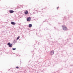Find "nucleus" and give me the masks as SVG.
<instances>
[{
  "label": "nucleus",
  "instance_id": "obj_1",
  "mask_svg": "<svg viewBox=\"0 0 73 73\" xmlns=\"http://www.w3.org/2000/svg\"><path fill=\"white\" fill-rule=\"evenodd\" d=\"M62 27L63 28V30H64V31H67V30H68L67 28L64 25H62Z\"/></svg>",
  "mask_w": 73,
  "mask_h": 73
},
{
  "label": "nucleus",
  "instance_id": "obj_2",
  "mask_svg": "<svg viewBox=\"0 0 73 73\" xmlns=\"http://www.w3.org/2000/svg\"><path fill=\"white\" fill-rule=\"evenodd\" d=\"M31 20V18L30 17H29L27 19V21H30Z\"/></svg>",
  "mask_w": 73,
  "mask_h": 73
},
{
  "label": "nucleus",
  "instance_id": "obj_3",
  "mask_svg": "<svg viewBox=\"0 0 73 73\" xmlns=\"http://www.w3.org/2000/svg\"><path fill=\"white\" fill-rule=\"evenodd\" d=\"M29 13L28 11L27 10L25 11L24 13L25 15H27Z\"/></svg>",
  "mask_w": 73,
  "mask_h": 73
},
{
  "label": "nucleus",
  "instance_id": "obj_4",
  "mask_svg": "<svg viewBox=\"0 0 73 73\" xmlns=\"http://www.w3.org/2000/svg\"><path fill=\"white\" fill-rule=\"evenodd\" d=\"M54 51H52L50 52V54L51 55H52L54 54Z\"/></svg>",
  "mask_w": 73,
  "mask_h": 73
},
{
  "label": "nucleus",
  "instance_id": "obj_5",
  "mask_svg": "<svg viewBox=\"0 0 73 73\" xmlns=\"http://www.w3.org/2000/svg\"><path fill=\"white\" fill-rule=\"evenodd\" d=\"M9 12L10 13H13L14 12V11L12 10H9Z\"/></svg>",
  "mask_w": 73,
  "mask_h": 73
},
{
  "label": "nucleus",
  "instance_id": "obj_6",
  "mask_svg": "<svg viewBox=\"0 0 73 73\" xmlns=\"http://www.w3.org/2000/svg\"><path fill=\"white\" fill-rule=\"evenodd\" d=\"M11 24H12V25H15L16 23L13 22H11Z\"/></svg>",
  "mask_w": 73,
  "mask_h": 73
},
{
  "label": "nucleus",
  "instance_id": "obj_7",
  "mask_svg": "<svg viewBox=\"0 0 73 73\" xmlns=\"http://www.w3.org/2000/svg\"><path fill=\"white\" fill-rule=\"evenodd\" d=\"M32 24H30L29 25V27L30 28H31V27H32Z\"/></svg>",
  "mask_w": 73,
  "mask_h": 73
},
{
  "label": "nucleus",
  "instance_id": "obj_8",
  "mask_svg": "<svg viewBox=\"0 0 73 73\" xmlns=\"http://www.w3.org/2000/svg\"><path fill=\"white\" fill-rule=\"evenodd\" d=\"M13 46V45L12 44H10L9 46V47H11Z\"/></svg>",
  "mask_w": 73,
  "mask_h": 73
},
{
  "label": "nucleus",
  "instance_id": "obj_9",
  "mask_svg": "<svg viewBox=\"0 0 73 73\" xmlns=\"http://www.w3.org/2000/svg\"><path fill=\"white\" fill-rule=\"evenodd\" d=\"M20 38V36H18V37L17 38V40H18L19 39V38Z\"/></svg>",
  "mask_w": 73,
  "mask_h": 73
},
{
  "label": "nucleus",
  "instance_id": "obj_10",
  "mask_svg": "<svg viewBox=\"0 0 73 73\" xmlns=\"http://www.w3.org/2000/svg\"><path fill=\"white\" fill-rule=\"evenodd\" d=\"M11 44V43H9L7 44V45L8 46H9Z\"/></svg>",
  "mask_w": 73,
  "mask_h": 73
},
{
  "label": "nucleus",
  "instance_id": "obj_11",
  "mask_svg": "<svg viewBox=\"0 0 73 73\" xmlns=\"http://www.w3.org/2000/svg\"><path fill=\"white\" fill-rule=\"evenodd\" d=\"M12 49L13 50H16V48H13Z\"/></svg>",
  "mask_w": 73,
  "mask_h": 73
},
{
  "label": "nucleus",
  "instance_id": "obj_12",
  "mask_svg": "<svg viewBox=\"0 0 73 73\" xmlns=\"http://www.w3.org/2000/svg\"><path fill=\"white\" fill-rule=\"evenodd\" d=\"M16 68L17 69H19V67L18 66H17L16 67Z\"/></svg>",
  "mask_w": 73,
  "mask_h": 73
},
{
  "label": "nucleus",
  "instance_id": "obj_13",
  "mask_svg": "<svg viewBox=\"0 0 73 73\" xmlns=\"http://www.w3.org/2000/svg\"><path fill=\"white\" fill-rule=\"evenodd\" d=\"M58 8H59V7H57V9H58Z\"/></svg>",
  "mask_w": 73,
  "mask_h": 73
}]
</instances>
